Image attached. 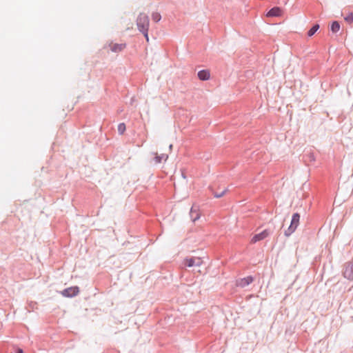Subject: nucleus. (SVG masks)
I'll return each mask as SVG.
<instances>
[{"label": "nucleus", "mask_w": 353, "mask_h": 353, "mask_svg": "<svg viewBox=\"0 0 353 353\" xmlns=\"http://www.w3.org/2000/svg\"><path fill=\"white\" fill-rule=\"evenodd\" d=\"M340 30V24L338 21H334L331 25V30L332 32L336 33Z\"/></svg>", "instance_id": "f8f14e48"}, {"label": "nucleus", "mask_w": 353, "mask_h": 353, "mask_svg": "<svg viewBox=\"0 0 353 353\" xmlns=\"http://www.w3.org/2000/svg\"><path fill=\"white\" fill-rule=\"evenodd\" d=\"M79 292V288L77 286L68 288L61 292V294L65 297H73Z\"/></svg>", "instance_id": "20e7f679"}, {"label": "nucleus", "mask_w": 353, "mask_h": 353, "mask_svg": "<svg viewBox=\"0 0 353 353\" xmlns=\"http://www.w3.org/2000/svg\"><path fill=\"white\" fill-rule=\"evenodd\" d=\"M168 157V156L166 154H159L156 153L155 157H154L155 162L157 163H159L163 161H165L167 160Z\"/></svg>", "instance_id": "9b49d317"}, {"label": "nucleus", "mask_w": 353, "mask_h": 353, "mask_svg": "<svg viewBox=\"0 0 353 353\" xmlns=\"http://www.w3.org/2000/svg\"><path fill=\"white\" fill-rule=\"evenodd\" d=\"M270 234V231L269 230H264L261 232L259 234H254L250 240V243L254 244L258 241H262L267 238Z\"/></svg>", "instance_id": "39448f33"}, {"label": "nucleus", "mask_w": 353, "mask_h": 353, "mask_svg": "<svg viewBox=\"0 0 353 353\" xmlns=\"http://www.w3.org/2000/svg\"><path fill=\"white\" fill-rule=\"evenodd\" d=\"M283 14V10L279 7H274L267 13V17H281Z\"/></svg>", "instance_id": "423d86ee"}, {"label": "nucleus", "mask_w": 353, "mask_h": 353, "mask_svg": "<svg viewBox=\"0 0 353 353\" xmlns=\"http://www.w3.org/2000/svg\"><path fill=\"white\" fill-rule=\"evenodd\" d=\"M210 74L208 70H201L198 72V77L202 81L208 80L210 79Z\"/></svg>", "instance_id": "9d476101"}, {"label": "nucleus", "mask_w": 353, "mask_h": 353, "mask_svg": "<svg viewBox=\"0 0 353 353\" xmlns=\"http://www.w3.org/2000/svg\"><path fill=\"white\" fill-rule=\"evenodd\" d=\"M345 20L348 22L349 23H353V14L352 13H350L348 14L345 17Z\"/></svg>", "instance_id": "f3484780"}, {"label": "nucleus", "mask_w": 353, "mask_h": 353, "mask_svg": "<svg viewBox=\"0 0 353 353\" xmlns=\"http://www.w3.org/2000/svg\"><path fill=\"white\" fill-rule=\"evenodd\" d=\"M125 44L111 43L110 45V50L114 52H121L125 48Z\"/></svg>", "instance_id": "1a4fd4ad"}, {"label": "nucleus", "mask_w": 353, "mask_h": 353, "mask_svg": "<svg viewBox=\"0 0 353 353\" xmlns=\"http://www.w3.org/2000/svg\"><path fill=\"white\" fill-rule=\"evenodd\" d=\"M191 215L192 216L194 221H196L200 217L199 213L196 210H194L193 209L191 210Z\"/></svg>", "instance_id": "dca6fc26"}, {"label": "nucleus", "mask_w": 353, "mask_h": 353, "mask_svg": "<svg viewBox=\"0 0 353 353\" xmlns=\"http://www.w3.org/2000/svg\"><path fill=\"white\" fill-rule=\"evenodd\" d=\"M203 263V261L199 257H191L184 260V264L188 268L200 267Z\"/></svg>", "instance_id": "7ed1b4c3"}, {"label": "nucleus", "mask_w": 353, "mask_h": 353, "mask_svg": "<svg viewBox=\"0 0 353 353\" xmlns=\"http://www.w3.org/2000/svg\"><path fill=\"white\" fill-rule=\"evenodd\" d=\"M125 131V125L123 123L119 124L118 125V132L120 134H123Z\"/></svg>", "instance_id": "2eb2a0df"}, {"label": "nucleus", "mask_w": 353, "mask_h": 353, "mask_svg": "<svg viewBox=\"0 0 353 353\" xmlns=\"http://www.w3.org/2000/svg\"><path fill=\"white\" fill-rule=\"evenodd\" d=\"M319 26L318 24L314 25L308 32L307 35L312 37L319 30Z\"/></svg>", "instance_id": "ddd939ff"}, {"label": "nucleus", "mask_w": 353, "mask_h": 353, "mask_svg": "<svg viewBox=\"0 0 353 353\" xmlns=\"http://www.w3.org/2000/svg\"><path fill=\"white\" fill-rule=\"evenodd\" d=\"M300 219V215L298 213H295L292 216L291 224L288 228V230L285 231V234L286 236L290 235L292 232H294L297 228Z\"/></svg>", "instance_id": "f03ea898"}, {"label": "nucleus", "mask_w": 353, "mask_h": 353, "mask_svg": "<svg viewBox=\"0 0 353 353\" xmlns=\"http://www.w3.org/2000/svg\"><path fill=\"white\" fill-rule=\"evenodd\" d=\"M16 353H23V352L21 349H18Z\"/></svg>", "instance_id": "6ab92c4d"}, {"label": "nucleus", "mask_w": 353, "mask_h": 353, "mask_svg": "<svg viewBox=\"0 0 353 353\" xmlns=\"http://www.w3.org/2000/svg\"><path fill=\"white\" fill-rule=\"evenodd\" d=\"M252 281L253 278L252 276H247L238 281L237 285L240 287L243 288L250 284Z\"/></svg>", "instance_id": "6e6552de"}, {"label": "nucleus", "mask_w": 353, "mask_h": 353, "mask_svg": "<svg viewBox=\"0 0 353 353\" xmlns=\"http://www.w3.org/2000/svg\"><path fill=\"white\" fill-rule=\"evenodd\" d=\"M152 19L154 22H159L161 19V16L159 12H153L152 14Z\"/></svg>", "instance_id": "4468645a"}, {"label": "nucleus", "mask_w": 353, "mask_h": 353, "mask_svg": "<svg viewBox=\"0 0 353 353\" xmlns=\"http://www.w3.org/2000/svg\"><path fill=\"white\" fill-rule=\"evenodd\" d=\"M225 190L224 191H222L221 192H219L218 193H215L214 194V196L216 197V198H219V197H221L224 194H225Z\"/></svg>", "instance_id": "a211bd4d"}, {"label": "nucleus", "mask_w": 353, "mask_h": 353, "mask_svg": "<svg viewBox=\"0 0 353 353\" xmlns=\"http://www.w3.org/2000/svg\"><path fill=\"white\" fill-rule=\"evenodd\" d=\"M343 274L345 278L353 280V262L346 266Z\"/></svg>", "instance_id": "0eeeda50"}, {"label": "nucleus", "mask_w": 353, "mask_h": 353, "mask_svg": "<svg viewBox=\"0 0 353 353\" xmlns=\"http://www.w3.org/2000/svg\"><path fill=\"white\" fill-rule=\"evenodd\" d=\"M137 26L138 30L144 35L147 42L149 41L148 37V30L150 26V21L148 16L143 13L141 12L137 19Z\"/></svg>", "instance_id": "f257e3e1"}]
</instances>
